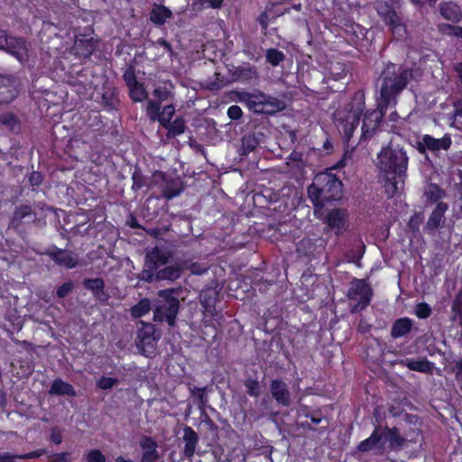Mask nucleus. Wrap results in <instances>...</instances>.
I'll return each instance as SVG.
<instances>
[{"label":"nucleus","mask_w":462,"mask_h":462,"mask_svg":"<svg viewBox=\"0 0 462 462\" xmlns=\"http://www.w3.org/2000/svg\"><path fill=\"white\" fill-rule=\"evenodd\" d=\"M445 193L435 184L428 185L425 190V196L433 202H437L444 197Z\"/></svg>","instance_id":"37"},{"label":"nucleus","mask_w":462,"mask_h":462,"mask_svg":"<svg viewBox=\"0 0 462 462\" xmlns=\"http://www.w3.org/2000/svg\"><path fill=\"white\" fill-rule=\"evenodd\" d=\"M454 371L457 380H462V359L457 362Z\"/></svg>","instance_id":"58"},{"label":"nucleus","mask_w":462,"mask_h":462,"mask_svg":"<svg viewBox=\"0 0 462 462\" xmlns=\"http://www.w3.org/2000/svg\"><path fill=\"white\" fill-rule=\"evenodd\" d=\"M401 364L408 367L411 371L420 372V373H431L434 368V364L430 362L429 360L422 359H404L401 361Z\"/></svg>","instance_id":"19"},{"label":"nucleus","mask_w":462,"mask_h":462,"mask_svg":"<svg viewBox=\"0 0 462 462\" xmlns=\"http://www.w3.org/2000/svg\"><path fill=\"white\" fill-rule=\"evenodd\" d=\"M154 332L152 325L144 323H142L138 330L136 346L146 356L154 353L157 341Z\"/></svg>","instance_id":"8"},{"label":"nucleus","mask_w":462,"mask_h":462,"mask_svg":"<svg viewBox=\"0 0 462 462\" xmlns=\"http://www.w3.org/2000/svg\"><path fill=\"white\" fill-rule=\"evenodd\" d=\"M51 259L55 261L59 265L73 268L78 263L76 255L68 251L56 250L50 254Z\"/></svg>","instance_id":"17"},{"label":"nucleus","mask_w":462,"mask_h":462,"mask_svg":"<svg viewBox=\"0 0 462 462\" xmlns=\"http://www.w3.org/2000/svg\"><path fill=\"white\" fill-rule=\"evenodd\" d=\"M456 113L459 116H462V103L459 102L456 105Z\"/></svg>","instance_id":"63"},{"label":"nucleus","mask_w":462,"mask_h":462,"mask_svg":"<svg viewBox=\"0 0 462 462\" xmlns=\"http://www.w3.org/2000/svg\"><path fill=\"white\" fill-rule=\"evenodd\" d=\"M14 457L8 453H0V462H14Z\"/></svg>","instance_id":"61"},{"label":"nucleus","mask_w":462,"mask_h":462,"mask_svg":"<svg viewBox=\"0 0 462 462\" xmlns=\"http://www.w3.org/2000/svg\"><path fill=\"white\" fill-rule=\"evenodd\" d=\"M140 447L143 450L142 462H155L159 458L157 443L152 438H142Z\"/></svg>","instance_id":"14"},{"label":"nucleus","mask_w":462,"mask_h":462,"mask_svg":"<svg viewBox=\"0 0 462 462\" xmlns=\"http://www.w3.org/2000/svg\"><path fill=\"white\" fill-rule=\"evenodd\" d=\"M171 255L166 248L156 246L146 254L145 265L150 270H157L169 261Z\"/></svg>","instance_id":"11"},{"label":"nucleus","mask_w":462,"mask_h":462,"mask_svg":"<svg viewBox=\"0 0 462 462\" xmlns=\"http://www.w3.org/2000/svg\"><path fill=\"white\" fill-rule=\"evenodd\" d=\"M51 440L55 444H60L62 441L61 433L57 429H52L51 432Z\"/></svg>","instance_id":"54"},{"label":"nucleus","mask_w":462,"mask_h":462,"mask_svg":"<svg viewBox=\"0 0 462 462\" xmlns=\"http://www.w3.org/2000/svg\"><path fill=\"white\" fill-rule=\"evenodd\" d=\"M146 111L151 120H157L162 125L167 126L175 113V108L173 106L169 105L164 106L160 112L159 103H156L154 100H149Z\"/></svg>","instance_id":"9"},{"label":"nucleus","mask_w":462,"mask_h":462,"mask_svg":"<svg viewBox=\"0 0 462 462\" xmlns=\"http://www.w3.org/2000/svg\"><path fill=\"white\" fill-rule=\"evenodd\" d=\"M17 94L16 81L8 76L0 75V103L11 102Z\"/></svg>","instance_id":"13"},{"label":"nucleus","mask_w":462,"mask_h":462,"mask_svg":"<svg viewBox=\"0 0 462 462\" xmlns=\"http://www.w3.org/2000/svg\"><path fill=\"white\" fill-rule=\"evenodd\" d=\"M380 434L382 437V440L385 441L386 443H389V446L391 448H396L401 445L402 439L400 437L399 432L393 429L390 430L388 428L385 429H380Z\"/></svg>","instance_id":"30"},{"label":"nucleus","mask_w":462,"mask_h":462,"mask_svg":"<svg viewBox=\"0 0 462 462\" xmlns=\"http://www.w3.org/2000/svg\"><path fill=\"white\" fill-rule=\"evenodd\" d=\"M263 114H274L276 112H279L284 108V104L280 99L271 97V96H265V100L263 104Z\"/></svg>","instance_id":"28"},{"label":"nucleus","mask_w":462,"mask_h":462,"mask_svg":"<svg viewBox=\"0 0 462 462\" xmlns=\"http://www.w3.org/2000/svg\"><path fill=\"white\" fill-rule=\"evenodd\" d=\"M245 386L246 387L247 393L251 396L257 397L260 393V385L256 380L247 379L245 382Z\"/></svg>","instance_id":"42"},{"label":"nucleus","mask_w":462,"mask_h":462,"mask_svg":"<svg viewBox=\"0 0 462 462\" xmlns=\"http://www.w3.org/2000/svg\"><path fill=\"white\" fill-rule=\"evenodd\" d=\"M440 31L443 33L462 38V27L460 26L443 24L440 26Z\"/></svg>","instance_id":"45"},{"label":"nucleus","mask_w":462,"mask_h":462,"mask_svg":"<svg viewBox=\"0 0 462 462\" xmlns=\"http://www.w3.org/2000/svg\"><path fill=\"white\" fill-rule=\"evenodd\" d=\"M419 145L431 152H438L440 150L447 151L451 145V138L448 134H445L441 138H434L430 135L425 134L419 143Z\"/></svg>","instance_id":"12"},{"label":"nucleus","mask_w":462,"mask_h":462,"mask_svg":"<svg viewBox=\"0 0 462 462\" xmlns=\"http://www.w3.org/2000/svg\"><path fill=\"white\" fill-rule=\"evenodd\" d=\"M208 4V6L213 9H218L222 6L224 0H202Z\"/></svg>","instance_id":"57"},{"label":"nucleus","mask_w":462,"mask_h":462,"mask_svg":"<svg viewBox=\"0 0 462 462\" xmlns=\"http://www.w3.org/2000/svg\"><path fill=\"white\" fill-rule=\"evenodd\" d=\"M242 114L243 112L241 107L236 105H233L227 109V116L233 120L239 119L242 116Z\"/></svg>","instance_id":"48"},{"label":"nucleus","mask_w":462,"mask_h":462,"mask_svg":"<svg viewBox=\"0 0 462 462\" xmlns=\"http://www.w3.org/2000/svg\"><path fill=\"white\" fill-rule=\"evenodd\" d=\"M132 99L135 102H141L147 97V92L143 84L137 82L128 88Z\"/></svg>","instance_id":"35"},{"label":"nucleus","mask_w":462,"mask_h":462,"mask_svg":"<svg viewBox=\"0 0 462 462\" xmlns=\"http://www.w3.org/2000/svg\"><path fill=\"white\" fill-rule=\"evenodd\" d=\"M165 127L168 129V137H175L185 132L186 125L182 118H176Z\"/></svg>","instance_id":"33"},{"label":"nucleus","mask_w":462,"mask_h":462,"mask_svg":"<svg viewBox=\"0 0 462 462\" xmlns=\"http://www.w3.org/2000/svg\"><path fill=\"white\" fill-rule=\"evenodd\" d=\"M352 303V312L366 308L371 300L372 290L364 280H354L347 293Z\"/></svg>","instance_id":"6"},{"label":"nucleus","mask_w":462,"mask_h":462,"mask_svg":"<svg viewBox=\"0 0 462 462\" xmlns=\"http://www.w3.org/2000/svg\"><path fill=\"white\" fill-rule=\"evenodd\" d=\"M384 106H379V109L366 112L365 114L362 125V137L366 139L372 136L382 120Z\"/></svg>","instance_id":"10"},{"label":"nucleus","mask_w":462,"mask_h":462,"mask_svg":"<svg viewBox=\"0 0 462 462\" xmlns=\"http://www.w3.org/2000/svg\"><path fill=\"white\" fill-rule=\"evenodd\" d=\"M408 157L402 148L387 146L378 154V168L385 191L393 197L403 189Z\"/></svg>","instance_id":"1"},{"label":"nucleus","mask_w":462,"mask_h":462,"mask_svg":"<svg viewBox=\"0 0 462 462\" xmlns=\"http://www.w3.org/2000/svg\"><path fill=\"white\" fill-rule=\"evenodd\" d=\"M0 49L14 55L20 62H25L29 58L28 45L22 39L8 37L4 31H0Z\"/></svg>","instance_id":"7"},{"label":"nucleus","mask_w":462,"mask_h":462,"mask_svg":"<svg viewBox=\"0 0 462 462\" xmlns=\"http://www.w3.org/2000/svg\"><path fill=\"white\" fill-rule=\"evenodd\" d=\"M182 269L179 265L167 266L156 273L155 279L174 281L180 277Z\"/></svg>","instance_id":"29"},{"label":"nucleus","mask_w":462,"mask_h":462,"mask_svg":"<svg viewBox=\"0 0 462 462\" xmlns=\"http://www.w3.org/2000/svg\"><path fill=\"white\" fill-rule=\"evenodd\" d=\"M171 92V86L164 84L163 86H159L153 90V96L156 97V103H161L162 101L167 100Z\"/></svg>","instance_id":"36"},{"label":"nucleus","mask_w":462,"mask_h":462,"mask_svg":"<svg viewBox=\"0 0 462 462\" xmlns=\"http://www.w3.org/2000/svg\"><path fill=\"white\" fill-rule=\"evenodd\" d=\"M431 310L426 303H420L415 308V313L420 319H426L430 315Z\"/></svg>","instance_id":"46"},{"label":"nucleus","mask_w":462,"mask_h":462,"mask_svg":"<svg viewBox=\"0 0 462 462\" xmlns=\"http://www.w3.org/2000/svg\"><path fill=\"white\" fill-rule=\"evenodd\" d=\"M411 77L410 69L393 63L388 64L381 76L382 84L378 106H394L397 97L406 88Z\"/></svg>","instance_id":"2"},{"label":"nucleus","mask_w":462,"mask_h":462,"mask_svg":"<svg viewBox=\"0 0 462 462\" xmlns=\"http://www.w3.org/2000/svg\"><path fill=\"white\" fill-rule=\"evenodd\" d=\"M150 300L148 299H143L132 308L131 313L134 318H141L143 315L147 314L150 311Z\"/></svg>","instance_id":"34"},{"label":"nucleus","mask_w":462,"mask_h":462,"mask_svg":"<svg viewBox=\"0 0 462 462\" xmlns=\"http://www.w3.org/2000/svg\"><path fill=\"white\" fill-rule=\"evenodd\" d=\"M45 453H46V450L43 449V448H41V449H37L35 451H32V452L27 453V454L19 456L18 457L29 459V458L39 457L44 455Z\"/></svg>","instance_id":"53"},{"label":"nucleus","mask_w":462,"mask_h":462,"mask_svg":"<svg viewBox=\"0 0 462 462\" xmlns=\"http://www.w3.org/2000/svg\"><path fill=\"white\" fill-rule=\"evenodd\" d=\"M441 15L449 21L457 22L460 20L462 14L458 5L453 3H445L440 5Z\"/></svg>","instance_id":"25"},{"label":"nucleus","mask_w":462,"mask_h":462,"mask_svg":"<svg viewBox=\"0 0 462 462\" xmlns=\"http://www.w3.org/2000/svg\"><path fill=\"white\" fill-rule=\"evenodd\" d=\"M183 439L185 442L184 454L187 457H191L195 453L198 435L190 427H186L184 429Z\"/></svg>","instance_id":"21"},{"label":"nucleus","mask_w":462,"mask_h":462,"mask_svg":"<svg viewBox=\"0 0 462 462\" xmlns=\"http://www.w3.org/2000/svg\"><path fill=\"white\" fill-rule=\"evenodd\" d=\"M239 78L241 80H252V79H257L258 74L256 69L254 67L248 66L245 68L241 69L239 73Z\"/></svg>","instance_id":"40"},{"label":"nucleus","mask_w":462,"mask_h":462,"mask_svg":"<svg viewBox=\"0 0 462 462\" xmlns=\"http://www.w3.org/2000/svg\"><path fill=\"white\" fill-rule=\"evenodd\" d=\"M265 94L263 92H257L253 94L245 95V101L247 103L248 107L254 111V113H262L263 111V104L265 100Z\"/></svg>","instance_id":"26"},{"label":"nucleus","mask_w":462,"mask_h":462,"mask_svg":"<svg viewBox=\"0 0 462 462\" xmlns=\"http://www.w3.org/2000/svg\"><path fill=\"white\" fill-rule=\"evenodd\" d=\"M421 222V217L420 215H415L412 217H411L409 225L412 228H418V226Z\"/></svg>","instance_id":"60"},{"label":"nucleus","mask_w":462,"mask_h":462,"mask_svg":"<svg viewBox=\"0 0 462 462\" xmlns=\"http://www.w3.org/2000/svg\"><path fill=\"white\" fill-rule=\"evenodd\" d=\"M364 109V103L359 100L350 106V108L345 111H338L336 114L337 126L344 134V138L349 141L352 134L359 125L361 114Z\"/></svg>","instance_id":"4"},{"label":"nucleus","mask_w":462,"mask_h":462,"mask_svg":"<svg viewBox=\"0 0 462 462\" xmlns=\"http://www.w3.org/2000/svg\"><path fill=\"white\" fill-rule=\"evenodd\" d=\"M183 269H188L192 274L200 275L207 272L208 267L199 263L185 262L182 265Z\"/></svg>","instance_id":"39"},{"label":"nucleus","mask_w":462,"mask_h":462,"mask_svg":"<svg viewBox=\"0 0 462 462\" xmlns=\"http://www.w3.org/2000/svg\"><path fill=\"white\" fill-rule=\"evenodd\" d=\"M453 310L459 314H462V291L458 293L454 305Z\"/></svg>","instance_id":"55"},{"label":"nucleus","mask_w":462,"mask_h":462,"mask_svg":"<svg viewBox=\"0 0 462 462\" xmlns=\"http://www.w3.org/2000/svg\"><path fill=\"white\" fill-rule=\"evenodd\" d=\"M116 462H134L133 460L126 459L122 456H119L116 458Z\"/></svg>","instance_id":"64"},{"label":"nucleus","mask_w":462,"mask_h":462,"mask_svg":"<svg viewBox=\"0 0 462 462\" xmlns=\"http://www.w3.org/2000/svg\"><path fill=\"white\" fill-rule=\"evenodd\" d=\"M29 180L32 186H38L42 182V174L34 171L31 174Z\"/></svg>","instance_id":"56"},{"label":"nucleus","mask_w":462,"mask_h":462,"mask_svg":"<svg viewBox=\"0 0 462 462\" xmlns=\"http://www.w3.org/2000/svg\"><path fill=\"white\" fill-rule=\"evenodd\" d=\"M68 453H57L49 457L50 462H66L68 459Z\"/></svg>","instance_id":"52"},{"label":"nucleus","mask_w":462,"mask_h":462,"mask_svg":"<svg viewBox=\"0 0 462 462\" xmlns=\"http://www.w3.org/2000/svg\"><path fill=\"white\" fill-rule=\"evenodd\" d=\"M172 294V290L161 291L159 296L165 300V303L158 306L154 310V319L166 320L170 326L174 325L179 310V300Z\"/></svg>","instance_id":"5"},{"label":"nucleus","mask_w":462,"mask_h":462,"mask_svg":"<svg viewBox=\"0 0 462 462\" xmlns=\"http://www.w3.org/2000/svg\"><path fill=\"white\" fill-rule=\"evenodd\" d=\"M117 379L103 376L97 382V386L103 390H108L117 383Z\"/></svg>","instance_id":"44"},{"label":"nucleus","mask_w":462,"mask_h":462,"mask_svg":"<svg viewBox=\"0 0 462 462\" xmlns=\"http://www.w3.org/2000/svg\"><path fill=\"white\" fill-rule=\"evenodd\" d=\"M32 208L28 205H23L16 208V210L14 213V221H21L23 218H24L27 216L32 215Z\"/></svg>","instance_id":"41"},{"label":"nucleus","mask_w":462,"mask_h":462,"mask_svg":"<svg viewBox=\"0 0 462 462\" xmlns=\"http://www.w3.org/2000/svg\"><path fill=\"white\" fill-rule=\"evenodd\" d=\"M88 462H106L105 456L97 449H92L87 454Z\"/></svg>","instance_id":"47"},{"label":"nucleus","mask_w":462,"mask_h":462,"mask_svg":"<svg viewBox=\"0 0 462 462\" xmlns=\"http://www.w3.org/2000/svg\"><path fill=\"white\" fill-rule=\"evenodd\" d=\"M411 328V320L407 318H402L396 320L392 328V336L395 338L403 337Z\"/></svg>","instance_id":"27"},{"label":"nucleus","mask_w":462,"mask_h":462,"mask_svg":"<svg viewBox=\"0 0 462 462\" xmlns=\"http://www.w3.org/2000/svg\"><path fill=\"white\" fill-rule=\"evenodd\" d=\"M448 209V205L443 202H439L437 204L436 208L431 213L426 227L429 230H434L439 226V225L442 223L444 218V213Z\"/></svg>","instance_id":"20"},{"label":"nucleus","mask_w":462,"mask_h":462,"mask_svg":"<svg viewBox=\"0 0 462 462\" xmlns=\"http://www.w3.org/2000/svg\"><path fill=\"white\" fill-rule=\"evenodd\" d=\"M208 293H212V294H215V292L213 291H202L200 293V300H201V303L204 304V305H207V307H209L210 304H211V300H208L207 299V294Z\"/></svg>","instance_id":"59"},{"label":"nucleus","mask_w":462,"mask_h":462,"mask_svg":"<svg viewBox=\"0 0 462 462\" xmlns=\"http://www.w3.org/2000/svg\"><path fill=\"white\" fill-rule=\"evenodd\" d=\"M384 447L385 441L382 440L380 428H376L368 439L359 444L358 448L360 451L365 452L375 449L381 450Z\"/></svg>","instance_id":"16"},{"label":"nucleus","mask_w":462,"mask_h":462,"mask_svg":"<svg viewBox=\"0 0 462 462\" xmlns=\"http://www.w3.org/2000/svg\"><path fill=\"white\" fill-rule=\"evenodd\" d=\"M267 16H268V15H267V14H265V13H264V14H263L261 15V18H260V23H262V25H263L264 28H266V27H267V25H268V23L266 22Z\"/></svg>","instance_id":"62"},{"label":"nucleus","mask_w":462,"mask_h":462,"mask_svg":"<svg viewBox=\"0 0 462 462\" xmlns=\"http://www.w3.org/2000/svg\"><path fill=\"white\" fill-rule=\"evenodd\" d=\"M377 12L380 15L384 17V21L386 22V17L389 14V13H394L393 11L389 10V7L386 5V4L379 3L376 6Z\"/></svg>","instance_id":"51"},{"label":"nucleus","mask_w":462,"mask_h":462,"mask_svg":"<svg viewBox=\"0 0 462 462\" xmlns=\"http://www.w3.org/2000/svg\"><path fill=\"white\" fill-rule=\"evenodd\" d=\"M386 23L390 25L396 39H402L406 34V26L402 23L396 13H389L386 17Z\"/></svg>","instance_id":"22"},{"label":"nucleus","mask_w":462,"mask_h":462,"mask_svg":"<svg viewBox=\"0 0 462 462\" xmlns=\"http://www.w3.org/2000/svg\"><path fill=\"white\" fill-rule=\"evenodd\" d=\"M310 200L315 206L322 207L324 202L340 199L342 183L328 172H321L315 176L312 184L308 188Z\"/></svg>","instance_id":"3"},{"label":"nucleus","mask_w":462,"mask_h":462,"mask_svg":"<svg viewBox=\"0 0 462 462\" xmlns=\"http://www.w3.org/2000/svg\"><path fill=\"white\" fill-rule=\"evenodd\" d=\"M347 214L345 210L334 209L327 216V224L336 231L337 234L346 229Z\"/></svg>","instance_id":"15"},{"label":"nucleus","mask_w":462,"mask_h":462,"mask_svg":"<svg viewBox=\"0 0 462 462\" xmlns=\"http://www.w3.org/2000/svg\"><path fill=\"white\" fill-rule=\"evenodd\" d=\"M171 12L168 7L155 5L152 9L150 19L153 23L162 25L168 18L171 17Z\"/></svg>","instance_id":"24"},{"label":"nucleus","mask_w":462,"mask_h":462,"mask_svg":"<svg viewBox=\"0 0 462 462\" xmlns=\"http://www.w3.org/2000/svg\"><path fill=\"white\" fill-rule=\"evenodd\" d=\"M50 393L53 395H76V392L73 386L69 383L62 381L61 379H56L53 381L50 389Z\"/></svg>","instance_id":"23"},{"label":"nucleus","mask_w":462,"mask_h":462,"mask_svg":"<svg viewBox=\"0 0 462 462\" xmlns=\"http://www.w3.org/2000/svg\"><path fill=\"white\" fill-rule=\"evenodd\" d=\"M181 191L180 182L179 180H166L163 187L162 194L166 199H172L178 196Z\"/></svg>","instance_id":"31"},{"label":"nucleus","mask_w":462,"mask_h":462,"mask_svg":"<svg viewBox=\"0 0 462 462\" xmlns=\"http://www.w3.org/2000/svg\"><path fill=\"white\" fill-rule=\"evenodd\" d=\"M79 83H75L73 85L75 91L83 97L92 98L94 88L96 87L93 86V82H85L81 79H78Z\"/></svg>","instance_id":"32"},{"label":"nucleus","mask_w":462,"mask_h":462,"mask_svg":"<svg viewBox=\"0 0 462 462\" xmlns=\"http://www.w3.org/2000/svg\"><path fill=\"white\" fill-rule=\"evenodd\" d=\"M71 289H72L71 283H69V282L64 283L59 287V289L57 291V294L60 298H63L69 294V292L71 291Z\"/></svg>","instance_id":"50"},{"label":"nucleus","mask_w":462,"mask_h":462,"mask_svg":"<svg viewBox=\"0 0 462 462\" xmlns=\"http://www.w3.org/2000/svg\"><path fill=\"white\" fill-rule=\"evenodd\" d=\"M271 391L273 398L281 404L287 406L290 403V393L284 383L275 380L272 383Z\"/></svg>","instance_id":"18"},{"label":"nucleus","mask_w":462,"mask_h":462,"mask_svg":"<svg viewBox=\"0 0 462 462\" xmlns=\"http://www.w3.org/2000/svg\"><path fill=\"white\" fill-rule=\"evenodd\" d=\"M266 60L273 66H277L284 60V54L276 49H270L267 51Z\"/></svg>","instance_id":"38"},{"label":"nucleus","mask_w":462,"mask_h":462,"mask_svg":"<svg viewBox=\"0 0 462 462\" xmlns=\"http://www.w3.org/2000/svg\"><path fill=\"white\" fill-rule=\"evenodd\" d=\"M124 79H125L128 88H130L131 86H133V85H134L135 83L138 82L136 80V78H135L134 70H132L131 69H127L125 72Z\"/></svg>","instance_id":"49"},{"label":"nucleus","mask_w":462,"mask_h":462,"mask_svg":"<svg viewBox=\"0 0 462 462\" xmlns=\"http://www.w3.org/2000/svg\"><path fill=\"white\" fill-rule=\"evenodd\" d=\"M84 285L87 289L98 293L102 290L104 282L101 279H88L84 282Z\"/></svg>","instance_id":"43"}]
</instances>
